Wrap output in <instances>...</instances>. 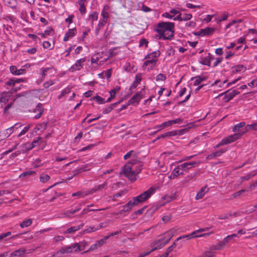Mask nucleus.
Listing matches in <instances>:
<instances>
[{
    "label": "nucleus",
    "mask_w": 257,
    "mask_h": 257,
    "mask_svg": "<svg viewBox=\"0 0 257 257\" xmlns=\"http://www.w3.org/2000/svg\"><path fill=\"white\" fill-rule=\"evenodd\" d=\"M155 31L158 33L156 37L160 40H171L174 37L175 24L170 22H163L157 24Z\"/></svg>",
    "instance_id": "nucleus-1"
},
{
    "label": "nucleus",
    "mask_w": 257,
    "mask_h": 257,
    "mask_svg": "<svg viewBox=\"0 0 257 257\" xmlns=\"http://www.w3.org/2000/svg\"><path fill=\"white\" fill-rule=\"evenodd\" d=\"M156 190V188L151 187L139 195L133 198L132 200L122 206L123 208L121 211L123 212L130 211L134 206L145 202L155 193Z\"/></svg>",
    "instance_id": "nucleus-2"
},
{
    "label": "nucleus",
    "mask_w": 257,
    "mask_h": 257,
    "mask_svg": "<svg viewBox=\"0 0 257 257\" xmlns=\"http://www.w3.org/2000/svg\"><path fill=\"white\" fill-rule=\"evenodd\" d=\"M140 171L141 168H139L138 170L135 171L130 164L125 165L122 168L123 174L132 181L136 180L137 175Z\"/></svg>",
    "instance_id": "nucleus-3"
},
{
    "label": "nucleus",
    "mask_w": 257,
    "mask_h": 257,
    "mask_svg": "<svg viewBox=\"0 0 257 257\" xmlns=\"http://www.w3.org/2000/svg\"><path fill=\"white\" fill-rule=\"evenodd\" d=\"M76 248H77V246L74 244H73L70 246H66L61 248L59 250L54 252L53 255L55 256L59 254L72 253L76 252Z\"/></svg>",
    "instance_id": "nucleus-4"
},
{
    "label": "nucleus",
    "mask_w": 257,
    "mask_h": 257,
    "mask_svg": "<svg viewBox=\"0 0 257 257\" xmlns=\"http://www.w3.org/2000/svg\"><path fill=\"white\" fill-rule=\"evenodd\" d=\"M22 125L16 123L12 126L0 132V137L3 138H7L14 132L15 129H18Z\"/></svg>",
    "instance_id": "nucleus-5"
},
{
    "label": "nucleus",
    "mask_w": 257,
    "mask_h": 257,
    "mask_svg": "<svg viewBox=\"0 0 257 257\" xmlns=\"http://www.w3.org/2000/svg\"><path fill=\"white\" fill-rule=\"evenodd\" d=\"M200 163V162H197V161H192V162H185L184 163H182L179 166L180 169L183 172L186 173L188 170L190 169L191 168L195 167L196 165H198Z\"/></svg>",
    "instance_id": "nucleus-6"
},
{
    "label": "nucleus",
    "mask_w": 257,
    "mask_h": 257,
    "mask_svg": "<svg viewBox=\"0 0 257 257\" xmlns=\"http://www.w3.org/2000/svg\"><path fill=\"white\" fill-rule=\"evenodd\" d=\"M214 59V56L210 53L203 54L199 59V62L204 65L210 66V61Z\"/></svg>",
    "instance_id": "nucleus-7"
},
{
    "label": "nucleus",
    "mask_w": 257,
    "mask_h": 257,
    "mask_svg": "<svg viewBox=\"0 0 257 257\" xmlns=\"http://www.w3.org/2000/svg\"><path fill=\"white\" fill-rule=\"evenodd\" d=\"M243 133H237L232 135L228 136L227 137L224 138L222 139L224 142L225 145L234 142V141L238 140L241 137Z\"/></svg>",
    "instance_id": "nucleus-8"
},
{
    "label": "nucleus",
    "mask_w": 257,
    "mask_h": 257,
    "mask_svg": "<svg viewBox=\"0 0 257 257\" xmlns=\"http://www.w3.org/2000/svg\"><path fill=\"white\" fill-rule=\"evenodd\" d=\"M85 58H83L77 60L75 63L72 65L69 68V71L73 72L76 71L80 70L83 67L84 63L85 62Z\"/></svg>",
    "instance_id": "nucleus-9"
},
{
    "label": "nucleus",
    "mask_w": 257,
    "mask_h": 257,
    "mask_svg": "<svg viewBox=\"0 0 257 257\" xmlns=\"http://www.w3.org/2000/svg\"><path fill=\"white\" fill-rule=\"evenodd\" d=\"M156 60H146L142 66V68L144 70L148 71L153 70L156 67L157 64Z\"/></svg>",
    "instance_id": "nucleus-10"
},
{
    "label": "nucleus",
    "mask_w": 257,
    "mask_h": 257,
    "mask_svg": "<svg viewBox=\"0 0 257 257\" xmlns=\"http://www.w3.org/2000/svg\"><path fill=\"white\" fill-rule=\"evenodd\" d=\"M166 245L165 243H164L160 238L155 240L153 241L150 245L152 247V249L151 251H154L156 250L160 249L163 248Z\"/></svg>",
    "instance_id": "nucleus-11"
},
{
    "label": "nucleus",
    "mask_w": 257,
    "mask_h": 257,
    "mask_svg": "<svg viewBox=\"0 0 257 257\" xmlns=\"http://www.w3.org/2000/svg\"><path fill=\"white\" fill-rule=\"evenodd\" d=\"M175 230L170 229L160 237V239L166 244L174 235Z\"/></svg>",
    "instance_id": "nucleus-12"
},
{
    "label": "nucleus",
    "mask_w": 257,
    "mask_h": 257,
    "mask_svg": "<svg viewBox=\"0 0 257 257\" xmlns=\"http://www.w3.org/2000/svg\"><path fill=\"white\" fill-rule=\"evenodd\" d=\"M86 0H78L76 3V6L78 7L79 11L81 15H84L86 13Z\"/></svg>",
    "instance_id": "nucleus-13"
},
{
    "label": "nucleus",
    "mask_w": 257,
    "mask_h": 257,
    "mask_svg": "<svg viewBox=\"0 0 257 257\" xmlns=\"http://www.w3.org/2000/svg\"><path fill=\"white\" fill-rule=\"evenodd\" d=\"M137 154L136 152H135L133 150H131L129 151L128 153H127L123 157L124 160H127V159L132 157L133 158V160H132L130 163L131 165H134L136 164L139 161L137 159Z\"/></svg>",
    "instance_id": "nucleus-14"
},
{
    "label": "nucleus",
    "mask_w": 257,
    "mask_h": 257,
    "mask_svg": "<svg viewBox=\"0 0 257 257\" xmlns=\"http://www.w3.org/2000/svg\"><path fill=\"white\" fill-rule=\"evenodd\" d=\"M215 31V29L213 28L207 27L205 29H202L199 31L195 33L196 36H200L202 37L208 36L211 34Z\"/></svg>",
    "instance_id": "nucleus-15"
},
{
    "label": "nucleus",
    "mask_w": 257,
    "mask_h": 257,
    "mask_svg": "<svg viewBox=\"0 0 257 257\" xmlns=\"http://www.w3.org/2000/svg\"><path fill=\"white\" fill-rule=\"evenodd\" d=\"M239 93V92L237 90H232L228 91H227L225 93V95L223 99L225 101L228 102Z\"/></svg>",
    "instance_id": "nucleus-16"
},
{
    "label": "nucleus",
    "mask_w": 257,
    "mask_h": 257,
    "mask_svg": "<svg viewBox=\"0 0 257 257\" xmlns=\"http://www.w3.org/2000/svg\"><path fill=\"white\" fill-rule=\"evenodd\" d=\"M26 252V248L24 247H22L12 252L11 254H10L9 257H24Z\"/></svg>",
    "instance_id": "nucleus-17"
},
{
    "label": "nucleus",
    "mask_w": 257,
    "mask_h": 257,
    "mask_svg": "<svg viewBox=\"0 0 257 257\" xmlns=\"http://www.w3.org/2000/svg\"><path fill=\"white\" fill-rule=\"evenodd\" d=\"M76 31L77 30L76 28L69 29L64 37L63 41L66 42L68 41L69 39L73 38L75 36Z\"/></svg>",
    "instance_id": "nucleus-18"
},
{
    "label": "nucleus",
    "mask_w": 257,
    "mask_h": 257,
    "mask_svg": "<svg viewBox=\"0 0 257 257\" xmlns=\"http://www.w3.org/2000/svg\"><path fill=\"white\" fill-rule=\"evenodd\" d=\"M183 175H184L183 172H182L179 166H177L173 170L169 178L170 179H174L178 176Z\"/></svg>",
    "instance_id": "nucleus-19"
},
{
    "label": "nucleus",
    "mask_w": 257,
    "mask_h": 257,
    "mask_svg": "<svg viewBox=\"0 0 257 257\" xmlns=\"http://www.w3.org/2000/svg\"><path fill=\"white\" fill-rule=\"evenodd\" d=\"M142 98L141 92H138L128 100V104H134L135 103H139Z\"/></svg>",
    "instance_id": "nucleus-20"
},
{
    "label": "nucleus",
    "mask_w": 257,
    "mask_h": 257,
    "mask_svg": "<svg viewBox=\"0 0 257 257\" xmlns=\"http://www.w3.org/2000/svg\"><path fill=\"white\" fill-rule=\"evenodd\" d=\"M208 191L209 188L207 186L203 187L197 193L195 196V199L196 200H199L202 198L204 196L205 194L208 192Z\"/></svg>",
    "instance_id": "nucleus-21"
},
{
    "label": "nucleus",
    "mask_w": 257,
    "mask_h": 257,
    "mask_svg": "<svg viewBox=\"0 0 257 257\" xmlns=\"http://www.w3.org/2000/svg\"><path fill=\"white\" fill-rule=\"evenodd\" d=\"M207 79V77L202 76H197L196 77H192L191 78V80L193 81V85L197 86L200 84V83Z\"/></svg>",
    "instance_id": "nucleus-22"
},
{
    "label": "nucleus",
    "mask_w": 257,
    "mask_h": 257,
    "mask_svg": "<svg viewBox=\"0 0 257 257\" xmlns=\"http://www.w3.org/2000/svg\"><path fill=\"white\" fill-rule=\"evenodd\" d=\"M192 18V15L190 14H181L176 17V19L179 21H187L191 20Z\"/></svg>",
    "instance_id": "nucleus-23"
},
{
    "label": "nucleus",
    "mask_w": 257,
    "mask_h": 257,
    "mask_svg": "<svg viewBox=\"0 0 257 257\" xmlns=\"http://www.w3.org/2000/svg\"><path fill=\"white\" fill-rule=\"evenodd\" d=\"M160 52L159 50L155 51L146 55L145 59L148 60H156L157 62L158 57L160 55Z\"/></svg>",
    "instance_id": "nucleus-24"
},
{
    "label": "nucleus",
    "mask_w": 257,
    "mask_h": 257,
    "mask_svg": "<svg viewBox=\"0 0 257 257\" xmlns=\"http://www.w3.org/2000/svg\"><path fill=\"white\" fill-rule=\"evenodd\" d=\"M11 72L13 75H20L25 73L26 71L25 69H18L17 67L15 66H12L10 68Z\"/></svg>",
    "instance_id": "nucleus-25"
},
{
    "label": "nucleus",
    "mask_w": 257,
    "mask_h": 257,
    "mask_svg": "<svg viewBox=\"0 0 257 257\" xmlns=\"http://www.w3.org/2000/svg\"><path fill=\"white\" fill-rule=\"evenodd\" d=\"M98 13L95 11L90 12L89 14H88L87 20L91 21V25L92 27H93V26L94 22L98 19Z\"/></svg>",
    "instance_id": "nucleus-26"
},
{
    "label": "nucleus",
    "mask_w": 257,
    "mask_h": 257,
    "mask_svg": "<svg viewBox=\"0 0 257 257\" xmlns=\"http://www.w3.org/2000/svg\"><path fill=\"white\" fill-rule=\"evenodd\" d=\"M84 223H82L81 224H80L78 226H72V227L69 228L68 229H67L64 232V234L74 233L75 231L80 229L84 226Z\"/></svg>",
    "instance_id": "nucleus-27"
},
{
    "label": "nucleus",
    "mask_w": 257,
    "mask_h": 257,
    "mask_svg": "<svg viewBox=\"0 0 257 257\" xmlns=\"http://www.w3.org/2000/svg\"><path fill=\"white\" fill-rule=\"evenodd\" d=\"M196 232L195 230L192 232L191 233L187 235H183L182 236H180L179 237H178L174 242V245H176V242L178 241L179 240L183 239V238H186L187 239H190L193 237H196Z\"/></svg>",
    "instance_id": "nucleus-28"
},
{
    "label": "nucleus",
    "mask_w": 257,
    "mask_h": 257,
    "mask_svg": "<svg viewBox=\"0 0 257 257\" xmlns=\"http://www.w3.org/2000/svg\"><path fill=\"white\" fill-rule=\"evenodd\" d=\"M11 95L8 92H3L0 96V102L6 104L8 102Z\"/></svg>",
    "instance_id": "nucleus-29"
},
{
    "label": "nucleus",
    "mask_w": 257,
    "mask_h": 257,
    "mask_svg": "<svg viewBox=\"0 0 257 257\" xmlns=\"http://www.w3.org/2000/svg\"><path fill=\"white\" fill-rule=\"evenodd\" d=\"M177 134L176 131H175L168 132L165 133L157 137V139L159 140V139L165 138L166 137H173V136L177 135Z\"/></svg>",
    "instance_id": "nucleus-30"
},
{
    "label": "nucleus",
    "mask_w": 257,
    "mask_h": 257,
    "mask_svg": "<svg viewBox=\"0 0 257 257\" xmlns=\"http://www.w3.org/2000/svg\"><path fill=\"white\" fill-rule=\"evenodd\" d=\"M107 185V183L106 182H104L103 184H100L97 186H94L93 188H91V192L94 193L97 191L102 190L103 189H105L106 186Z\"/></svg>",
    "instance_id": "nucleus-31"
},
{
    "label": "nucleus",
    "mask_w": 257,
    "mask_h": 257,
    "mask_svg": "<svg viewBox=\"0 0 257 257\" xmlns=\"http://www.w3.org/2000/svg\"><path fill=\"white\" fill-rule=\"evenodd\" d=\"M37 111H38V113L34 116V118L36 119L39 118L43 113V108H42V105L41 104H39L37 105L36 108L35 112Z\"/></svg>",
    "instance_id": "nucleus-32"
},
{
    "label": "nucleus",
    "mask_w": 257,
    "mask_h": 257,
    "mask_svg": "<svg viewBox=\"0 0 257 257\" xmlns=\"http://www.w3.org/2000/svg\"><path fill=\"white\" fill-rule=\"evenodd\" d=\"M77 246V248H76V251L78 250H83L85 248L86 246L87 245V243L85 241H81L79 243H74Z\"/></svg>",
    "instance_id": "nucleus-33"
},
{
    "label": "nucleus",
    "mask_w": 257,
    "mask_h": 257,
    "mask_svg": "<svg viewBox=\"0 0 257 257\" xmlns=\"http://www.w3.org/2000/svg\"><path fill=\"white\" fill-rule=\"evenodd\" d=\"M245 125V123L243 121L240 122L234 126V127L232 129V131L233 132H239L240 130V128L243 127Z\"/></svg>",
    "instance_id": "nucleus-34"
},
{
    "label": "nucleus",
    "mask_w": 257,
    "mask_h": 257,
    "mask_svg": "<svg viewBox=\"0 0 257 257\" xmlns=\"http://www.w3.org/2000/svg\"><path fill=\"white\" fill-rule=\"evenodd\" d=\"M108 6H105L101 13V16L102 19L107 20L108 18V13L106 11L108 10Z\"/></svg>",
    "instance_id": "nucleus-35"
},
{
    "label": "nucleus",
    "mask_w": 257,
    "mask_h": 257,
    "mask_svg": "<svg viewBox=\"0 0 257 257\" xmlns=\"http://www.w3.org/2000/svg\"><path fill=\"white\" fill-rule=\"evenodd\" d=\"M71 91V88L67 87L65 88V89H63L60 94L58 96V98L59 99H60L62 97H63L66 94L69 93Z\"/></svg>",
    "instance_id": "nucleus-36"
},
{
    "label": "nucleus",
    "mask_w": 257,
    "mask_h": 257,
    "mask_svg": "<svg viewBox=\"0 0 257 257\" xmlns=\"http://www.w3.org/2000/svg\"><path fill=\"white\" fill-rule=\"evenodd\" d=\"M98 230V228H96L95 226H90L87 227L84 230V233H88L93 232Z\"/></svg>",
    "instance_id": "nucleus-37"
},
{
    "label": "nucleus",
    "mask_w": 257,
    "mask_h": 257,
    "mask_svg": "<svg viewBox=\"0 0 257 257\" xmlns=\"http://www.w3.org/2000/svg\"><path fill=\"white\" fill-rule=\"evenodd\" d=\"M50 179V177L46 174H42L40 177V181L41 183H45L47 182Z\"/></svg>",
    "instance_id": "nucleus-38"
},
{
    "label": "nucleus",
    "mask_w": 257,
    "mask_h": 257,
    "mask_svg": "<svg viewBox=\"0 0 257 257\" xmlns=\"http://www.w3.org/2000/svg\"><path fill=\"white\" fill-rule=\"evenodd\" d=\"M257 174V171H253L251 173L247 174L245 176L241 177L240 179L243 180H247L254 176Z\"/></svg>",
    "instance_id": "nucleus-39"
},
{
    "label": "nucleus",
    "mask_w": 257,
    "mask_h": 257,
    "mask_svg": "<svg viewBox=\"0 0 257 257\" xmlns=\"http://www.w3.org/2000/svg\"><path fill=\"white\" fill-rule=\"evenodd\" d=\"M4 3L8 7L13 8L16 6V0H4Z\"/></svg>",
    "instance_id": "nucleus-40"
},
{
    "label": "nucleus",
    "mask_w": 257,
    "mask_h": 257,
    "mask_svg": "<svg viewBox=\"0 0 257 257\" xmlns=\"http://www.w3.org/2000/svg\"><path fill=\"white\" fill-rule=\"evenodd\" d=\"M32 223V220L31 219H28L23 221L21 224L20 226L22 228L27 227L29 226Z\"/></svg>",
    "instance_id": "nucleus-41"
},
{
    "label": "nucleus",
    "mask_w": 257,
    "mask_h": 257,
    "mask_svg": "<svg viewBox=\"0 0 257 257\" xmlns=\"http://www.w3.org/2000/svg\"><path fill=\"white\" fill-rule=\"evenodd\" d=\"M89 165L88 164H86L81 166L77 170L78 173H81L82 172L89 171L90 170V168H89Z\"/></svg>",
    "instance_id": "nucleus-42"
},
{
    "label": "nucleus",
    "mask_w": 257,
    "mask_h": 257,
    "mask_svg": "<svg viewBox=\"0 0 257 257\" xmlns=\"http://www.w3.org/2000/svg\"><path fill=\"white\" fill-rule=\"evenodd\" d=\"M80 210V208H78V209H71V210H68L67 211H66L64 214L65 215L66 217H70L71 215L75 213L76 212H78V211H79Z\"/></svg>",
    "instance_id": "nucleus-43"
},
{
    "label": "nucleus",
    "mask_w": 257,
    "mask_h": 257,
    "mask_svg": "<svg viewBox=\"0 0 257 257\" xmlns=\"http://www.w3.org/2000/svg\"><path fill=\"white\" fill-rule=\"evenodd\" d=\"M114 104H110L107 107L104 108L102 109V112L104 114H107L109 113L114 108Z\"/></svg>",
    "instance_id": "nucleus-44"
},
{
    "label": "nucleus",
    "mask_w": 257,
    "mask_h": 257,
    "mask_svg": "<svg viewBox=\"0 0 257 257\" xmlns=\"http://www.w3.org/2000/svg\"><path fill=\"white\" fill-rule=\"evenodd\" d=\"M16 84L15 78H13L8 80L6 82L5 85L10 87H13Z\"/></svg>",
    "instance_id": "nucleus-45"
},
{
    "label": "nucleus",
    "mask_w": 257,
    "mask_h": 257,
    "mask_svg": "<svg viewBox=\"0 0 257 257\" xmlns=\"http://www.w3.org/2000/svg\"><path fill=\"white\" fill-rule=\"evenodd\" d=\"M245 128L246 130H257V122L251 124H247L245 126Z\"/></svg>",
    "instance_id": "nucleus-46"
},
{
    "label": "nucleus",
    "mask_w": 257,
    "mask_h": 257,
    "mask_svg": "<svg viewBox=\"0 0 257 257\" xmlns=\"http://www.w3.org/2000/svg\"><path fill=\"white\" fill-rule=\"evenodd\" d=\"M93 194L92 192H91V189L88 190H82L80 191V198H84L86 196L89 195V194Z\"/></svg>",
    "instance_id": "nucleus-47"
},
{
    "label": "nucleus",
    "mask_w": 257,
    "mask_h": 257,
    "mask_svg": "<svg viewBox=\"0 0 257 257\" xmlns=\"http://www.w3.org/2000/svg\"><path fill=\"white\" fill-rule=\"evenodd\" d=\"M162 16L163 17H165V18H168L169 19H173L174 21H177V20L176 19V17H174V15H172V14L170 13V12H169V13L166 12V13H163L162 14Z\"/></svg>",
    "instance_id": "nucleus-48"
},
{
    "label": "nucleus",
    "mask_w": 257,
    "mask_h": 257,
    "mask_svg": "<svg viewBox=\"0 0 257 257\" xmlns=\"http://www.w3.org/2000/svg\"><path fill=\"white\" fill-rule=\"evenodd\" d=\"M74 18V15H69L68 18L65 19V22L68 24V27H69L70 25L73 23V19Z\"/></svg>",
    "instance_id": "nucleus-49"
},
{
    "label": "nucleus",
    "mask_w": 257,
    "mask_h": 257,
    "mask_svg": "<svg viewBox=\"0 0 257 257\" xmlns=\"http://www.w3.org/2000/svg\"><path fill=\"white\" fill-rule=\"evenodd\" d=\"M30 125H28L26 126H25L23 129L22 130V131L20 132V133L18 135V137L19 138L21 137L22 136L25 135L30 129Z\"/></svg>",
    "instance_id": "nucleus-50"
},
{
    "label": "nucleus",
    "mask_w": 257,
    "mask_h": 257,
    "mask_svg": "<svg viewBox=\"0 0 257 257\" xmlns=\"http://www.w3.org/2000/svg\"><path fill=\"white\" fill-rule=\"evenodd\" d=\"M231 216H232L231 213H225V214H221V215H219V216L218 217V219H221V220L226 219H228Z\"/></svg>",
    "instance_id": "nucleus-51"
},
{
    "label": "nucleus",
    "mask_w": 257,
    "mask_h": 257,
    "mask_svg": "<svg viewBox=\"0 0 257 257\" xmlns=\"http://www.w3.org/2000/svg\"><path fill=\"white\" fill-rule=\"evenodd\" d=\"M93 99L97 101L99 104H103L105 103L104 99L99 96H96L93 97Z\"/></svg>",
    "instance_id": "nucleus-52"
},
{
    "label": "nucleus",
    "mask_w": 257,
    "mask_h": 257,
    "mask_svg": "<svg viewBox=\"0 0 257 257\" xmlns=\"http://www.w3.org/2000/svg\"><path fill=\"white\" fill-rule=\"evenodd\" d=\"M50 69V68H42L40 70L41 71V75L42 78L44 79L47 75V71Z\"/></svg>",
    "instance_id": "nucleus-53"
},
{
    "label": "nucleus",
    "mask_w": 257,
    "mask_h": 257,
    "mask_svg": "<svg viewBox=\"0 0 257 257\" xmlns=\"http://www.w3.org/2000/svg\"><path fill=\"white\" fill-rule=\"evenodd\" d=\"M166 79V76L162 74V73H160L159 74H158L157 76H156V81H164Z\"/></svg>",
    "instance_id": "nucleus-54"
},
{
    "label": "nucleus",
    "mask_w": 257,
    "mask_h": 257,
    "mask_svg": "<svg viewBox=\"0 0 257 257\" xmlns=\"http://www.w3.org/2000/svg\"><path fill=\"white\" fill-rule=\"evenodd\" d=\"M214 256V253L211 251H208L204 252L199 257H212Z\"/></svg>",
    "instance_id": "nucleus-55"
},
{
    "label": "nucleus",
    "mask_w": 257,
    "mask_h": 257,
    "mask_svg": "<svg viewBox=\"0 0 257 257\" xmlns=\"http://www.w3.org/2000/svg\"><path fill=\"white\" fill-rule=\"evenodd\" d=\"M141 80H142V79H141V76L137 75L136 76L135 80L133 82V86L136 87V85H137L138 84H139L140 83V82L141 81ZM131 87H133V86H132Z\"/></svg>",
    "instance_id": "nucleus-56"
},
{
    "label": "nucleus",
    "mask_w": 257,
    "mask_h": 257,
    "mask_svg": "<svg viewBox=\"0 0 257 257\" xmlns=\"http://www.w3.org/2000/svg\"><path fill=\"white\" fill-rule=\"evenodd\" d=\"M116 49L117 48L115 47L113 48H111L108 50V54L110 57L114 56L117 54V53L115 52Z\"/></svg>",
    "instance_id": "nucleus-57"
},
{
    "label": "nucleus",
    "mask_w": 257,
    "mask_h": 257,
    "mask_svg": "<svg viewBox=\"0 0 257 257\" xmlns=\"http://www.w3.org/2000/svg\"><path fill=\"white\" fill-rule=\"evenodd\" d=\"M226 83V81H224L223 82H221V81L219 80H217L214 81V82L211 84L212 86H215L216 85L218 84V86L219 87H223V85Z\"/></svg>",
    "instance_id": "nucleus-58"
},
{
    "label": "nucleus",
    "mask_w": 257,
    "mask_h": 257,
    "mask_svg": "<svg viewBox=\"0 0 257 257\" xmlns=\"http://www.w3.org/2000/svg\"><path fill=\"white\" fill-rule=\"evenodd\" d=\"M227 18H228V16L227 15H223L218 18H216V21L217 23H218L222 21L226 20Z\"/></svg>",
    "instance_id": "nucleus-59"
},
{
    "label": "nucleus",
    "mask_w": 257,
    "mask_h": 257,
    "mask_svg": "<svg viewBox=\"0 0 257 257\" xmlns=\"http://www.w3.org/2000/svg\"><path fill=\"white\" fill-rule=\"evenodd\" d=\"M223 60L222 58H217L215 59V61L213 62L212 67H215L218 66Z\"/></svg>",
    "instance_id": "nucleus-60"
},
{
    "label": "nucleus",
    "mask_w": 257,
    "mask_h": 257,
    "mask_svg": "<svg viewBox=\"0 0 257 257\" xmlns=\"http://www.w3.org/2000/svg\"><path fill=\"white\" fill-rule=\"evenodd\" d=\"M226 149H222L214 153L215 154V156H216V157H217L220 156L222 154L225 153L226 151Z\"/></svg>",
    "instance_id": "nucleus-61"
},
{
    "label": "nucleus",
    "mask_w": 257,
    "mask_h": 257,
    "mask_svg": "<svg viewBox=\"0 0 257 257\" xmlns=\"http://www.w3.org/2000/svg\"><path fill=\"white\" fill-rule=\"evenodd\" d=\"M13 103H10L7 104L4 109V114H8L9 113V110L12 106Z\"/></svg>",
    "instance_id": "nucleus-62"
},
{
    "label": "nucleus",
    "mask_w": 257,
    "mask_h": 257,
    "mask_svg": "<svg viewBox=\"0 0 257 257\" xmlns=\"http://www.w3.org/2000/svg\"><path fill=\"white\" fill-rule=\"evenodd\" d=\"M170 13L172 14V15H174V17H175L176 16H178L179 14H181V13L180 12V11H178L177 10H176L175 9H172L170 11Z\"/></svg>",
    "instance_id": "nucleus-63"
},
{
    "label": "nucleus",
    "mask_w": 257,
    "mask_h": 257,
    "mask_svg": "<svg viewBox=\"0 0 257 257\" xmlns=\"http://www.w3.org/2000/svg\"><path fill=\"white\" fill-rule=\"evenodd\" d=\"M195 26L196 23L193 21H190L189 22L186 23L185 24V27L187 28H194Z\"/></svg>",
    "instance_id": "nucleus-64"
}]
</instances>
